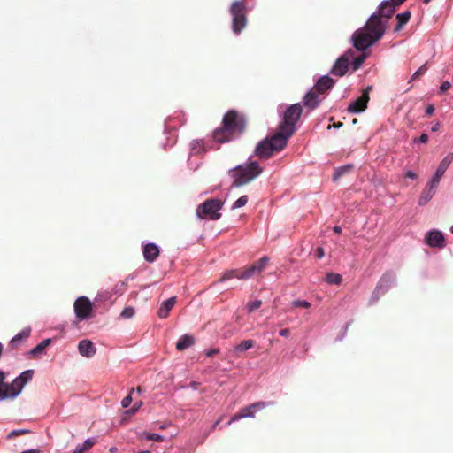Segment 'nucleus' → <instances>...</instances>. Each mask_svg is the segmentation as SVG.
I'll use <instances>...</instances> for the list:
<instances>
[{
    "label": "nucleus",
    "instance_id": "1",
    "mask_svg": "<svg viewBox=\"0 0 453 453\" xmlns=\"http://www.w3.org/2000/svg\"><path fill=\"white\" fill-rule=\"evenodd\" d=\"M386 32V22L372 14L364 27L357 29L352 35L353 45L357 50H365L380 40Z\"/></svg>",
    "mask_w": 453,
    "mask_h": 453
},
{
    "label": "nucleus",
    "instance_id": "2",
    "mask_svg": "<svg viewBox=\"0 0 453 453\" xmlns=\"http://www.w3.org/2000/svg\"><path fill=\"white\" fill-rule=\"evenodd\" d=\"M246 127L244 117L235 110L228 111L223 117L222 126L213 131V140L219 143L230 142L242 134Z\"/></svg>",
    "mask_w": 453,
    "mask_h": 453
},
{
    "label": "nucleus",
    "instance_id": "3",
    "mask_svg": "<svg viewBox=\"0 0 453 453\" xmlns=\"http://www.w3.org/2000/svg\"><path fill=\"white\" fill-rule=\"evenodd\" d=\"M263 169L258 163L251 161L246 165H239L229 171L234 179L233 187H242L253 180L261 174Z\"/></svg>",
    "mask_w": 453,
    "mask_h": 453
},
{
    "label": "nucleus",
    "instance_id": "4",
    "mask_svg": "<svg viewBox=\"0 0 453 453\" xmlns=\"http://www.w3.org/2000/svg\"><path fill=\"white\" fill-rule=\"evenodd\" d=\"M288 138L280 132H277L270 138L260 142L255 150V154L260 158H269L274 152L282 150L287 143Z\"/></svg>",
    "mask_w": 453,
    "mask_h": 453
},
{
    "label": "nucleus",
    "instance_id": "5",
    "mask_svg": "<svg viewBox=\"0 0 453 453\" xmlns=\"http://www.w3.org/2000/svg\"><path fill=\"white\" fill-rule=\"evenodd\" d=\"M302 112L303 107L300 104H291L285 111L282 121L279 126V132L286 138L288 139L296 132V124L299 120Z\"/></svg>",
    "mask_w": 453,
    "mask_h": 453
},
{
    "label": "nucleus",
    "instance_id": "6",
    "mask_svg": "<svg viewBox=\"0 0 453 453\" xmlns=\"http://www.w3.org/2000/svg\"><path fill=\"white\" fill-rule=\"evenodd\" d=\"M223 206V202L217 198L205 200L199 204L196 210V216L202 219L218 220L221 217L219 211Z\"/></svg>",
    "mask_w": 453,
    "mask_h": 453
},
{
    "label": "nucleus",
    "instance_id": "7",
    "mask_svg": "<svg viewBox=\"0 0 453 453\" xmlns=\"http://www.w3.org/2000/svg\"><path fill=\"white\" fill-rule=\"evenodd\" d=\"M230 14L233 18V32L235 35H239L247 25V7L245 1H234L230 7Z\"/></svg>",
    "mask_w": 453,
    "mask_h": 453
},
{
    "label": "nucleus",
    "instance_id": "8",
    "mask_svg": "<svg viewBox=\"0 0 453 453\" xmlns=\"http://www.w3.org/2000/svg\"><path fill=\"white\" fill-rule=\"evenodd\" d=\"M270 404L271 403L257 402L247 407H244L241 409V411L238 413L234 414L231 418L230 421L228 422V425H231L233 422H235L244 418H254L256 411H260Z\"/></svg>",
    "mask_w": 453,
    "mask_h": 453
},
{
    "label": "nucleus",
    "instance_id": "9",
    "mask_svg": "<svg viewBox=\"0 0 453 453\" xmlns=\"http://www.w3.org/2000/svg\"><path fill=\"white\" fill-rule=\"evenodd\" d=\"M73 308L76 317L83 320L91 315L93 304L88 297L81 296L75 300Z\"/></svg>",
    "mask_w": 453,
    "mask_h": 453
},
{
    "label": "nucleus",
    "instance_id": "10",
    "mask_svg": "<svg viewBox=\"0 0 453 453\" xmlns=\"http://www.w3.org/2000/svg\"><path fill=\"white\" fill-rule=\"evenodd\" d=\"M370 89L371 88L368 87L365 90H364L362 95L349 105L348 111L351 113H360L365 111V109L367 108V104L370 99Z\"/></svg>",
    "mask_w": 453,
    "mask_h": 453
},
{
    "label": "nucleus",
    "instance_id": "11",
    "mask_svg": "<svg viewBox=\"0 0 453 453\" xmlns=\"http://www.w3.org/2000/svg\"><path fill=\"white\" fill-rule=\"evenodd\" d=\"M453 161V153L448 154L440 163L435 172L434 176L431 180V189H434L437 187L438 183L441 180V178L443 176L444 173L448 169L449 165Z\"/></svg>",
    "mask_w": 453,
    "mask_h": 453
},
{
    "label": "nucleus",
    "instance_id": "12",
    "mask_svg": "<svg viewBox=\"0 0 453 453\" xmlns=\"http://www.w3.org/2000/svg\"><path fill=\"white\" fill-rule=\"evenodd\" d=\"M426 242L432 248L442 249L446 245L444 235L439 230L429 231L426 235Z\"/></svg>",
    "mask_w": 453,
    "mask_h": 453
},
{
    "label": "nucleus",
    "instance_id": "13",
    "mask_svg": "<svg viewBox=\"0 0 453 453\" xmlns=\"http://www.w3.org/2000/svg\"><path fill=\"white\" fill-rule=\"evenodd\" d=\"M349 67V58L344 54L335 61L331 69V73L340 77L343 76L348 72Z\"/></svg>",
    "mask_w": 453,
    "mask_h": 453
},
{
    "label": "nucleus",
    "instance_id": "14",
    "mask_svg": "<svg viewBox=\"0 0 453 453\" xmlns=\"http://www.w3.org/2000/svg\"><path fill=\"white\" fill-rule=\"evenodd\" d=\"M335 81L333 78L325 75L318 80L312 88L321 95L331 89Z\"/></svg>",
    "mask_w": 453,
    "mask_h": 453
},
{
    "label": "nucleus",
    "instance_id": "15",
    "mask_svg": "<svg viewBox=\"0 0 453 453\" xmlns=\"http://www.w3.org/2000/svg\"><path fill=\"white\" fill-rule=\"evenodd\" d=\"M319 93H318L316 90L311 88L303 97V104L306 108H308L310 111L314 110L317 108L321 102V98H319Z\"/></svg>",
    "mask_w": 453,
    "mask_h": 453
},
{
    "label": "nucleus",
    "instance_id": "16",
    "mask_svg": "<svg viewBox=\"0 0 453 453\" xmlns=\"http://www.w3.org/2000/svg\"><path fill=\"white\" fill-rule=\"evenodd\" d=\"M78 349L80 354L86 357H92L96 352V349L90 340H81L78 344Z\"/></svg>",
    "mask_w": 453,
    "mask_h": 453
},
{
    "label": "nucleus",
    "instance_id": "17",
    "mask_svg": "<svg viewBox=\"0 0 453 453\" xmlns=\"http://www.w3.org/2000/svg\"><path fill=\"white\" fill-rule=\"evenodd\" d=\"M142 253L144 259L149 262H154L159 256V249L155 243H147L143 246Z\"/></svg>",
    "mask_w": 453,
    "mask_h": 453
},
{
    "label": "nucleus",
    "instance_id": "18",
    "mask_svg": "<svg viewBox=\"0 0 453 453\" xmlns=\"http://www.w3.org/2000/svg\"><path fill=\"white\" fill-rule=\"evenodd\" d=\"M395 12V6L389 1H383L378 10L377 15L381 19L382 17L389 19Z\"/></svg>",
    "mask_w": 453,
    "mask_h": 453
},
{
    "label": "nucleus",
    "instance_id": "19",
    "mask_svg": "<svg viewBox=\"0 0 453 453\" xmlns=\"http://www.w3.org/2000/svg\"><path fill=\"white\" fill-rule=\"evenodd\" d=\"M176 303V297L173 296L164 301L157 311V315L161 319H165L169 316L170 311L173 308Z\"/></svg>",
    "mask_w": 453,
    "mask_h": 453
},
{
    "label": "nucleus",
    "instance_id": "20",
    "mask_svg": "<svg viewBox=\"0 0 453 453\" xmlns=\"http://www.w3.org/2000/svg\"><path fill=\"white\" fill-rule=\"evenodd\" d=\"M194 337L189 334H184L181 336L178 342H176V349L179 351H182L189 348L194 344Z\"/></svg>",
    "mask_w": 453,
    "mask_h": 453
},
{
    "label": "nucleus",
    "instance_id": "21",
    "mask_svg": "<svg viewBox=\"0 0 453 453\" xmlns=\"http://www.w3.org/2000/svg\"><path fill=\"white\" fill-rule=\"evenodd\" d=\"M23 387L24 384L21 383L18 377L11 384H6L11 398L16 397L21 392Z\"/></svg>",
    "mask_w": 453,
    "mask_h": 453
},
{
    "label": "nucleus",
    "instance_id": "22",
    "mask_svg": "<svg viewBox=\"0 0 453 453\" xmlns=\"http://www.w3.org/2000/svg\"><path fill=\"white\" fill-rule=\"evenodd\" d=\"M31 328L27 327L21 330L20 333L16 334L9 342L10 347L16 349L23 339L27 338L30 335Z\"/></svg>",
    "mask_w": 453,
    "mask_h": 453
},
{
    "label": "nucleus",
    "instance_id": "23",
    "mask_svg": "<svg viewBox=\"0 0 453 453\" xmlns=\"http://www.w3.org/2000/svg\"><path fill=\"white\" fill-rule=\"evenodd\" d=\"M51 340L50 339H45L42 342H41L39 344H37L34 349H32L28 355L34 358L38 357L40 355H42L46 348L50 344Z\"/></svg>",
    "mask_w": 453,
    "mask_h": 453
},
{
    "label": "nucleus",
    "instance_id": "24",
    "mask_svg": "<svg viewBox=\"0 0 453 453\" xmlns=\"http://www.w3.org/2000/svg\"><path fill=\"white\" fill-rule=\"evenodd\" d=\"M386 277L387 276L384 275L379 281L376 288L374 289V291L372 294V296L370 299V303H376L380 299V296L386 292V288H383V285H382V283L386 280Z\"/></svg>",
    "mask_w": 453,
    "mask_h": 453
},
{
    "label": "nucleus",
    "instance_id": "25",
    "mask_svg": "<svg viewBox=\"0 0 453 453\" xmlns=\"http://www.w3.org/2000/svg\"><path fill=\"white\" fill-rule=\"evenodd\" d=\"M411 15L410 11H405L396 15L395 19L397 20V25L395 27V32H398L403 28V27L410 20Z\"/></svg>",
    "mask_w": 453,
    "mask_h": 453
},
{
    "label": "nucleus",
    "instance_id": "26",
    "mask_svg": "<svg viewBox=\"0 0 453 453\" xmlns=\"http://www.w3.org/2000/svg\"><path fill=\"white\" fill-rule=\"evenodd\" d=\"M96 442V440L95 438H88L82 444L77 445L73 453H85L92 449Z\"/></svg>",
    "mask_w": 453,
    "mask_h": 453
},
{
    "label": "nucleus",
    "instance_id": "27",
    "mask_svg": "<svg viewBox=\"0 0 453 453\" xmlns=\"http://www.w3.org/2000/svg\"><path fill=\"white\" fill-rule=\"evenodd\" d=\"M241 275H242V269L228 270V271H226L221 275V277L219 278V282H223V281L234 279V278L241 280V277H240Z\"/></svg>",
    "mask_w": 453,
    "mask_h": 453
},
{
    "label": "nucleus",
    "instance_id": "28",
    "mask_svg": "<svg viewBox=\"0 0 453 453\" xmlns=\"http://www.w3.org/2000/svg\"><path fill=\"white\" fill-rule=\"evenodd\" d=\"M434 189H431V182L424 188L422 194H421V196L419 198V204H423V203H426L427 201H429L433 196H434Z\"/></svg>",
    "mask_w": 453,
    "mask_h": 453
},
{
    "label": "nucleus",
    "instance_id": "29",
    "mask_svg": "<svg viewBox=\"0 0 453 453\" xmlns=\"http://www.w3.org/2000/svg\"><path fill=\"white\" fill-rule=\"evenodd\" d=\"M353 168L352 165H346L341 167H338L334 170L333 180L336 181L338 179H340L342 175L349 173Z\"/></svg>",
    "mask_w": 453,
    "mask_h": 453
},
{
    "label": "nucleus",
    "instance_id": "30",
    "mask_svg": "<svg viewBox=\"0 0 453 453\" xmlns=\"http://www.w3.org/2000/svg\"><path fill=\"white\" fill-rule=\"evenodd\" d=\"M257 273H258L256 270V267L252 264L249 267H247L245 269H242V275L240 277H241V280H248Z\"/></svg>",
    "mask_w": 453,
    "mask_h": 453
},
{
    "label": "nucleus",
    "instance_id": "31",
    "mask_svg": "<svg viewBox=\"0 0 453 453\" xmlns=\"http://www.w3.org/2000/svg\"><path fill=\"white\" fill-rule=\"evenodd\" d=\"M254 344H255V342L253 340H246V341H243L240 344H238L235 349H234V351L235 352H243V351H246L251 348L254 347Z\"/></svg>",
    "mask_w": 453,
    "mask_h": 453
},
{
    "label": "nucleus",
    "instance_id": "32",
    "mask_svg": "<svg viewBox=\"0 0 453 453\" xmlns=\"http://www.w3.org/2000/svg\"><path fill=\"white\" fill-rule=\"evenodd\" d=\"M326 282L329 284L339 285L342 281V277L339 273H329L326 274Z\"/></svg>",
    "mask_w": 453,
    "mask_h": 453
},
{
    "label": "nucleus",
    "instance_id": "33",
    "mask_svg": "<svg viewBox=\"0 0 453 453\" xmlns=\"http://www.w3.org/2000/svg\"><path fill=\"white\" fill-rule=\"evenodd\" d=\"M268 261H269V258L265 256V257H261L260 259H258L257 261L253 263V265L256 267V270L257 271L258 273H261L265 268V266L268 264Z\"/></svg>",
    "mask_w": 453,
    "mask_h": 453
},
{
    "label": "nucleus",
    "instance_id": "34",
    "mask_svg": "<svg viewBox=\"0 0 453 453\" xmlns=\"http://www.w3.org/2000/svg\"><path fill=\"white\" fill-rule=\"evenodd\" d=\"M33 374H34V371L33 370H27V371H24L19 377L18 379L21 381V383L24 384V386L29 381L32 380L33 378Z\"/></svg>",
    "mask_w": 453,
    "mask_h": 453
},
{
    "label": "nucleus",
    "instance_id": "35",
    "mask_svg": "<svg viewBox=\"0 0 453 453\" xmlns=\"http://www.w3.org/2000/svg\"><path fill=\"white\" fill-rule=\"evenodd\" d=\"M366 57H367L366 54H362L354 59V61L352 63L354 71H357L361 67V65L364 63V61L365 60Z\"/></svg>",
    "mask_w": 453,
    "mask_h": 453
},
{
    "label": "nucleus",
    "instance_id": "36",
    "mask_svg": "<svg viewBox=\"0 0 453 453\" xmlns=\"http://www.w3.org/2000/svg\"><path fill=\"white\" fill-rule=\"evenodd\" d=\"M248 203V196L244 195L239 197L232 205V209H237L246 205Z\"/></svg>",
    "mask_w": 453,
    "mask_h": 453
},
{
    "label": "nucleus",
    "instance_id": "37",
    "mask_svg": "<svg viewBox=\"0 0 453 453\" xmlns=\"http://www.w3.org/2000/svg\"><path fill=\"white\" fill-rule=\"evenodd\" d=\"M427 70L426 65H421L411 77L410 82L417 80L419 76L423 75Z\"/></svg>",
    "mask_w": 453,
    "mask_h": 453
},
{
    "label": "nucleus",
    "instance_id": "38",
    "mask_svg": "<svg viewBox=\"0 0 453 453\" xmlns=\"http://www.w3.org/2000/svg\"><path fill=\"white\" fill-rule=\"evenodd\" d=\"M262 305V301L260 300H255L253 302H250L247 304V309L250 313L253 312L257 309H258Z\"/></svg>",
    "mask_w": 453,
    "mask_h": 453
},
{
    "label": "nucleus",
    "instance_id": "39",
    "mask_svg": "<svg viewBox=\"0 0 453 453\" xmlns=\"http://www.w3.org/2000/svg\"><path fill=\"white\" fill-rule=\"evenodd\" d=\"M30 431L29 430H26V429H19V430H12V432H10L7 435V438L8 439H11V438H13V437H16V436H19V435H23V434H29Z\"/></svg>",
    "mask_w": 453,
    "mask_h": 453
},
{
    "label": "nucleus",
    "instance_id": "40",
    "mask_svg": "<svg viewBox=\"0 0 453 453\" xmlns=\"http://www.w3.org/2000/svg\"><path fill=\"white\" fill-rule=\"evenodd\" d=\"M292 305L294 307H301V308H305V309H308L311 307V303H309L308 301H305V300H295L292 302Z\"/></svg>",
    "mask_w": 453,
    "mask_h": 453
},
{
    "label": "nucleus",
    "instance_id": "41",
    "mask_svg": "<svg viewBox=\"0 0 453 453\" xmlns=\"http://www.w3.org/2000/svg\"><path fill=\"white\" fill-rule=\"evenodd\" d=\"M134 315V310L132 307H126L122 312L120 313V316L124 319H130Z\"/></svg>",
    "mask_w": 453,
    "mask_h": 453
},
{
    "label": "nucleus",
    "instance_id": "42",
    "mask_svg": "<svg viewBox=\"0 0 453 453\" xmlns=\"http://www.w3.org/2000/svg\"><path fill=\"white\" fill-rule=\"evenodd\" d=\"M134 390H135V389H134V388H132L130 389L129 395H127V396L122 400V402H121V405H122V407H123V408H127V407H128V406L131 404L132 400H133V399H132L131 395L134 392Z\"/></svg>",
    "mask_w": 453,
    "mask_h": 453
},
{
    "label": "nucleus",
    "instance_id": "43",
    "mask_svg": "<svg viewBox=\"0 0 453 453\" xmlns=\"http://www.w3.org/2000/svg\"><path fill=\"white\" fill-rule=\"evenodd\" d=\"M145 438L149 441H163L164 437L157 434H146Z\"/></svg>",
    "mask_w": 453,
    "mask_h": 453
},
{
    "label": "nucleus",
    "instance_id": "44",
    "mask_svg": "<svg viewBox=\"0 0 453 453\" xmlns=\"http://www.w3.org/2000/svg\"><path fill=\"white\" fill-rule=\"evenodd\" d=\"M10 397L9 390L6 388V384H1L0 386V399H5Z\"/></svg>",
    "mask_w": 453,
    "mask_h": 453
},
{
    "label": "nucleus",
    "instance_id": "45",
    "mask_svg": "<svg viewBox=\"0 0 453 453\" xmlns=\"http://www.w3.org/2000/svg\"><path fill=\"white\" fill-rule=\"evenodd\" d=\"M450 87H451L450 82H449V81H443V82L441 84V86H440V92H441V93H444V92H446L447 90H449V89L450 88Z\"/></svg>",
    "mask_w": 453,
    "mask_h": 453
},
{
    "label": "nucleus",
    "instance_id": "46",
    "mask_svg": "<svg viewBox=\"0 0 453 453\" xmlns=\"http://www.w3.org/2000/svg\"><path fill=\"white\" fill-rule=\"evenodd\" d=\"M414 142L426 143L428 142V135L426 134H422L418 138H415Z\"/></svg>",
    "mask_w": 453,
    "mask_h": 453
},
{
    "label": "nucleus",
    "instance_id": "47",
    "mask_svg": "<svg viewBox=\"0 0 453 453\" xmlns=\"http://www.w3.org/2000/svg\"><path fill=\"white\" fill-rule=\"evenodd\" d=\"M219 353V349H211L204 351L206 357H211Z\"/></svg>",
    "mask_w": 453,
    "mask_h": 453
},
{
    "label": "nucleus",
    "instance_id": "48",
    "mask_svg": "<svg viewBox=\"0 0 453 453\" xmlns=\"http://www.w3.org/2000/svg\"><path fill=\"white\" fill-rule=\"evenodd\" d=\"M324 255H325V253H324L323 248L322 247L317 248V250H316V257L319 259H321L324 257Z\"/></svg>",
    "mask_w": 453,
    "mask_h": 453
},
{
    "label": "nucleus",
    "instance_id": "49",
    "mask_svg": "<svg viewBox=\"0 0 453 453\" xmlns=\"http://www.w3.org/2000/svg\"><path fill=\"white\" fill-rule=\"evenodd\" d=\"M142 403H135L129 411L128 413L134 414L141 407Z\"/></svg>",
    "mask_w": 453,
    "mask_h": 453
},
{
    "label": "nucleus",
    "instance_id": "50",
    "mask_svg": "<svg viewBox=\"0 0 453 453\" xmlns=\"http://www.w3.org/2000/svg\"><path fill=\"white\" fill-rule=\"evenodd\" d=\"M290 334V330L288 328H284L280 331V335L283 337H288Z\"/></svg>",
    "mask_w": 453,
    "mask_h": 453
},
{
    "label": "nucleus",
    "instance_id": "51",
    "mask_svg": "<svg viewBox=\"0 0 453 453\" xmlns=\"http://www.w3.org/2000/svg\"><path fill=\"white\" fill-rule=\"evenodd\" d=\"M434 105H432V104L428 105V106L426 107V113L427 115H432V114H434Z\"/></svg>",
    "mask_w": 453,
    "mask_h": 453
},
{
    "label": "nucleus",
    "instance_id": "52",
    "mask_svg": "<svg viewBox=\"0 0 453 453\" xmlns=\"http://www.w3.org/2000/svg\"><path fill=\"white\" fill-rule=\"evenodd\" d=\"M405 176H406L407 178H410V179H412V180H414V179H416V178H417V174H416L415 173L411 172V171H408V172L405 173Z\"/></svg>",
    "mask_w": 453,
    "mask_h": 453
},
{
    "label": "nucleus",
    "instance_id": "53",
    "mask_svg": "<svg viewBox=\"0 0 453 453\" xmlns=\"http://www.w3.org/2000/svg\"><path fill=\"white\" fill-rule=\"evenodd\" d=\"M440 126H441V125H440V123H439V122H435V123L433 125V127H432L431 130H432L433 132H436V131H438V130H439Z\"/></svg>",
    "mask_w": 453,
    "mask_h": 453
},
{
    "label": "nucleus",
    "instance_id": "54",
    "mask_svg": "<svg viewBox=\"0 0 453 453\" xmlns=\"http://www.w3.org/2000/svg\"><path fill=\"white\" fill-rule=\"evenodd\" d=\"M406 0H392V4L395 6H399L403 4Z\"/></svg>",
    "mask_w": 453,
    "mask_h": 453
},
{
    "label": "nucleus",
    "instance_id": "55",
    "mask_svg": "<svg viewBox=\"0 0 453 453\" xmlns=\"http://www.w3.org/2000/svg\"><path fill=\"white\" fill-rule=\"evenodd\" d=\"M5 379V373L2 371H0V384H4L3 381Z\"/></svg>",
    "mask_w": 453,
    "mask_h": 453
},
{
    "label": "nucleus",
    "instance_id": "56",
    "mask_svg": "<svg viewBox=\"0 0 453 453\" xmlns=\"http://www.w3.org/2000/svg\"><path fill=\"white\" fill-rule=\"evenodd\" d=\"M334 232L336 233V234H341L342 233V227L340 226H335L334 227Z\"/></svg>",
    "mask_w": 453,
    "mask_h": 453
},
{
    "label": "nucleus",
    "instance_id": "57",
    "mask_svg": "<svg viewBox=\"0 0 453 453\" xmlns=\"http://www.w3.org/2000/svg\"><path fill=\"white\" fill-rule=\"evenodd\" d=\"M342 126V122H337V123H334V127H336V128H339Z\"/></svg>",
    "mask_w": 453,
    "mask_h": 453
},
{
    "label": "nucleus",
    "instance_id": "58",
    "mask_svg": "<svg viewBox=\"0 0 453 453\" xmlns=\"http://www.w3.org/2000/svg\"><path fill=\"white\" fill-rule=\"evenodd\" d=\"M219 422H220V418L216 421V423L214 424L213 427H216L219 425Z\"/></svg>",
    "mask_w": 453,
    "mask_h": 453
},
{
    "label": "nucleus",
    "instance_id": "59",
    "mask_svg": "<svg viewBox=\"0 0 453 453\" xmlns=\"http://www.w3.org/2000/svg\"><path fill=\"white\" fill-rule=\"evenodd\" d=\"M431 0H423L425 4H428Z\"/></svg>",
    "mask_w": 453,
    "mask_h": 453
},
{
    "label": "nucleus",
    "instance_id": "60",
    "mask_svg": "<svg viewBox=\"0 0 453 453\" xmlns=\"http://www.w3.org/2000/svg\"><path fill=\"white\" fill-rule=\"evenodd\" d=\"M357 122V119H353V123L356 124Z\"/></svg>",
    "mask_w": 453,
    "mask_h": 453
},
{
    "label": "nucleus",
    "instance_id": "61",
    "mask_svg": "<svg viewBox=\"0 0 453 453\" xmlns=\"http://www.w3.org/2000/svg\"><path fill=\"white\" fill-rule=\"evenodd\" d=\"M136 390H137V392H141V388H140V387H138V388H136Z\"/></svg>",
    "mask_w": 453,
    "mask_h": 453
},
{
    "label": "nucleus",
    "instance_id": "62",
    "mask_svg": "<svg viewBox=\"0 0 453 453\" xmlns=\"http://www.w3.org/2000/svg\"><path fill=\"white\" fill-rule=\"evenodd\" d=\"M451 232L453 233V226L451 227Z\"/></svg>",
    "mask_w": 453,
    "mask_h": 453
}]
</instances>
